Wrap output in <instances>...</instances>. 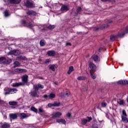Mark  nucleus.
<instances>
[{"label": "nucleus", "mask_w": 128, "mask_h": 128, "mask_svg": "<svg viewBox=\"0 0 128 128\" xmlns=\"http://www.w3.org/2000/svg\"><path fill=\"white\" fill-rule=\"evenodd\" d=\"M67 118H70V113H68L66 114Z\"/></svg>", "instance_id": "obj_46"}, {"label": "nucleus", "mask_w": 128, "mask_h": 128, "mask_svg": "<svg viewBox=\"0 0 128 128\" xmlns=\"http://www.w3.org/2000/svg\"><path fill=\"white\" fill-rule=\"evenodd\" d=\"M18 116L21 120H24V118H28V115L24 113H20Z\"/></svg>", "instance_id": "obj_19"}, {"label": "nucleus", "mask_w": 128, "mask_h": 128, "mask_svg": "<svg viewBox=\"0 0 128 128\" xmlns=\"http://www.w3.org/2000/svg\"><path fill=\"white\" fill-rule=\"evenodd\" d=\"M2 128H10V124H7V123H4L2 126Z\"/></svg>", "instance_id": "obj_30"}, {"label": "nucleus", "mask_w": 128, "mask_h": 128, "mask_svg": "<svg viewBox=\"0 0 128 128\" xmlns=\"http://www.w3.org/2000/svg\"><path fill=\"white\" fill-rule=\"evenodd\" d=\"M124 84H128V80H124Z\"/></svg>", "instance_id": "obj_47"}, {"label": "nucleus", "mask_w": 128, "mask_h": 128, "mask_svg": "<svg viewBox=\"0 0 128 128\" xmlns=\"http://www.w3.org/2000/svg\"><path fill=\"white\" fill-rule=\"evenodd\" d=\"M25 5L27 8H34V4H33L32 2H30L28 0H27L26 2L25 3Z\"/></svg>", "instance_id": "obj_8"}, {"label": "nucleus", "mask_w": 128, "mask_h": 128, "mask_svg": "<svg viewBox=\"0 0 128 128\" xmlns=\"http://www.w3.org/2000/svg\"><path fill=\"white\" fill-rule=\"evenodd\" d=\"M92 58L94 60V62H95L96 63L100 62V58L96 55L92 56Z\"/></svg>", "instance_id": "obj_10"}, {"label": "nucleus", "mask_w": 128, "mask_h": 128, "mask_svg": "<svg viewBox=\"0 0 128 128\" xmlns=\"http://www.w3.org/2000/svg\"><path fill=\"white\" fill-rule=\"evenodd\" d=\"M50 59H46V60L44 61V64H50Z\"/></svg>", "instance_id": "obj_38"}, {"label": "nucleus", "mask_w": 128, "mask_h": 128, "mask_svg": "<svg viewBox=\"0 0 128 128\" xmlns=\"http://www.w3.org/2000/svg\"><path fill=\"white\" fill-rule=\"evenodd\" d=\"M122 120L124 124H126L128 122V115L126 114V110H122V115H121Z\"/></svg>", "instance_id": "obj_4"}, {"label": "nucleus", "mask_w": 128, "mask_h": 128, "mask_svg": "<svg viewBox=\"0 0 128 128\" xmlns=\"http://www.w3.org/2000/svg\"><path fill=\"white\" fill-rule=\"evenodd\" d=\"M18 92V90L16 88H4V94L8 96V94H16Z\"/></svg>", "instance_id": "obj_3"}, {"label": "nucleus", "mask_w": 128, "mask_h": 128, "mask_svg": "<svg viewBox=\"0 0 128 128\" xmlns=\"http://www.w3.org/2000/svg\"><path fill=\"white\" fill-rule=\"evenodd\" d=\"M94 30H100V28H94Z\"/></svg>", "instance_id": "obj_53"}, {"label": "nucleus", "mask_w": 128, "mask_h": 128, "mask_svg": "<svg viewBox=\"0 0 128 128\" xmlns=\"http://www.w3.org/2000/svg\"><path fill=\"white\" fill-rule=\"evenodd\" d=\"M56 122H58L59 124L62 122V124H66V120H64L62 119H57L56 120Z\"/></svg>", "instance_id": "obj_24"}, {"label": "nucleus", "mask_w": 128, "mask_h": 128, "mask_svg": "<svg viewBox=\"0 0 128 128\" xmlns=\"http://www.w3.org/2000/svg\"><path fill=\"white\" fill-rule=\"evenodd\" d=\"M12 60L6 59L4 57L0 58V64H10Z\"/></svg>", "instance_id": "obj_5"}, {"label": "nucleus", "mask_w": 128, "mask_h": 128, "mask_svg": "<svg viewBox=\"0 0 128 128\" xmlns=\"http://www.w3.org/2000/svg\"><path fill=\"white\" fill-rule=\"evenodd\" d=\"M92 128H98V124H94L92 126Z\"/></svg>", "instance_id": "obj_40"}, {"label": "nucleus", "mask_w": 128, "mask_h": 128, "mask_svg": "<svg viewBox=\"0 0 128 128\" xmlns=\"http://www.w3.org/2000/svg\"><path fill=\"white\" fill-rule=\"evenodd\" d=\"M118 84H124V80H120L117 82Z\"/></svg>", "instance_id": "obj_34"}, {"label": "nucleus", "mask_w": 128, "mask_h": 128, "mask_svg": "<svg viewBox=\"0 0 128 128\" xmlns=\"http://www.w3.org/2000/svg\"><path fill=\"white\" fill-rule=\"evenodd\" d=\"M18 60H24V57L22 56H19L18 57Z\"/></svg>", "instance_id": "obj_44"}, {"label": "nucleus", "mask_w": 128, "mask_h": 128, "mask_svg": "<svg viewBox=\"0 0 128 128\" xmlns=\"http://www.w3.org/2000/svg\"><path fill=\"white\" fill-rule=\"evenodd\" d=\"M128 33V26L126 27L124 30H123V32H119L117 36H112L110 37V40L114 42L116 40V38H124V36L126 34Z\"/></svg>", "instance_id": "obj_2"}, {"label": "nucleus", "mask_w": 128, "mask_h": 128, "mask_svg": "<svg viewBox=\"0 0 128 128\" xmlns=\"http://www.w3.org/2000/svg\"><path fill=\"white\" fill-rule=\"evenodd\" d=\"M34 86L36 90H38V88H44V86L40 84L34 85Z\"/></svg>", "instance_id": "obj_16"}, {"label": "nucleus", "mask_w": 128, "mask_h": 128, "mask_svg": "<svg viewBox=\"0 0 128 128\" xmlns=\"http://www.w3.org/2000/svg\"><path fill=\"white\" fill-rule=\"evenodd\" d=\"M30 110H32V112H38V109L34 106L31 107Z\"/></svg>", "instance_id": "obj_33"}, {"label": "nucleus", "mask_w": 128, "mask_h": 128, "mask_svg": "<svg viewBox=\"0 0 128 128\" xmlns=\"http://www.w3.org/2000/svg\"><path fill=\"white\" fill-rule=\"evenodd\" d=\"M66 96H70V93L68 92H66Z\"/></svg>", "instance_id": "obj_48"}, {"label": "nucleus", "mask_w": 128, "mask_h": 128, "mask_svg": "<svg viewBox=\"0 0 128 128\" xmlns=\"http://www.w3.org/2000/svg\"><path fill=\"white\" fill-rule=\"evenodd\" d=\"M72 72H74V66H70V67H69V70L68 71V74H70Z\"/></svg>", "instance_id": "obj_26"}, {"label": "nucleus", "mask_w": 128, "mask_h": 128, "mask_svg": "<svg viewBox=\"0 0 128 128\" xmlns=\"http://www.w3.org/2000/svg\"><path fill=\"white\" fill-rule=\"evenodd\" d=\"M48 56H56V52L54 50H49L46 52Z\"/></svg>", "instance_id": "obj_15"}, {"label": "nucleus", "mask_w": 128, "mask_h": 128, "mask_svg": "<svg viewBox=\"0 0 128 128\" xmlns=\"http://www.w3.org/2000/svg\"><path fill=\"white\" fill-rule=\"evenodd\" d=\"M38 90H36L34 91L31 92L32 96H34V98H39L40 96L38 95Z\"/></svg>", "instance_id": "obj_17"}, {"label": "nucleus", "mask_w": 128, "mask_h": 128, "mask_svg": "<svg viewBox=\"0 0 128 128\" xmlns=\"http://www.w3.org/2000/svg\"><path fill=\"white\" fill-rule=\"evenodd\" d=\"M48 108H52V106H60V102H54V104L49 103L48 104Z\"/></svg>", "instance_id": "obj_14"}, {"label": "nucleus", "mask_w": 128, "mask_h": 128, "mask_svg": "<svg viewBox=\"0 0 128 128\" xmlns=\"http://www.w3.org/2000/svg\"><path fill=\"white\" fill-rule=\"evenodd\" d=\"M60 10H62V12H68V6L66 5H63L61 8Z\"/></svg>", "instance_id": "obj_20"}, {"label": "nucleus", "mask_w": 128, "mask_h": 128, "mask_svg": "<svg viewBox=\"0 0 128 128\" xmlns=\"http://www.w3.org/2000/svg\"><path fill=\"white\" fill-rule=\"evenodd\" d=\"M102 106L103 108H106V103L103 102L102 103Z\"/></svg>", "instance_id": "obj_42"}, {"label": "nucleus", "mask_w": 128, "mask_h": 128, "mask_svg": "<svg viewBox=\"0 0 128 128\" xmlns=\"http://www.w3.org/2000/svg\"><path fill=\"white\" fill-rule=\"evenodd\" d=\"M66 46H72V44L70 42H66Z\"/></svg>", "instance_id": "obj_49"}, {"label": "nucleus", "mask_w": 128, "mask_h": 128, "mask_svg": "<svg viewBox=\"0 0 128 128\" xmlns=\"http://www.w3.org/2000/svg\"><path fill=\"white\" fill-rule=\"evenodd\" d=\"M43 98H48V96L46 95V94H44L43 96Z\"/></svg>", "instance_id": "obj_45"}, {"label": "nucleus", "mask_w": 128, "mask_h": 128, "mask_svg": "<svg viewBox=\"0 0 128 128\" xmlns=\"http://www.w3.org/2000/svg\"><path fill=\"white\" fill-rule=\"evenodd\" d=\"M22 24H24L25 26H28V28H32V26H34V25L32 24L30 22H26L24 20L22 21Z\"/></svg>", "instance_id": "obj_7"}, {"label": "nucleus", "mask_w": 128, "mask_h": 128, "mask_svg": "<svg viewBox=\"0 0 128 128\" xmlns=\"http://www.w3.org/2000/svg\"><path fill=\"white\" fill-rule=\"evenodd\" d=\"M48 68L50 70H51L52 72H54L56 70V68H58V65L56 64H50L48 66Z\"/></svg>", "instance_id": "obj_13"}, {"label": "nucleus", "mask_w": 128, "mask_h": 128, "mask_svg": "<svg viewBox=\"0 0 128 128\" xmlns=\"http://www.w3.org/2000/svg\"><path fill=\"white\" fill-rule=\"evenodd\" d=\"M101 50H102V48H100V49L98 50V52H100V51H101Z\"/></svg>", "instance_id": "obj_52"}, {"label": "nucleus", "mask_w": 128, "mask_h": 128, "mask_svg": "<svg viewBox=\"0 0 128 128\" xmlns=\"http://www.w3.org/2000/svg\"><path fill=\"white\" fill-rule=\"evenodd\" d=\"M4 16H10V14L8 13V10L4 11Z\"/></svg>", "instance_id": "obj_37"}, {"label": "nucleus", "mask_w": 128, "mask_h": 128, "mask_svg": "<svg viewBox=\"0 0 128 128\" xmlns=\"http://www.w3.org/2000/svg\"><path fill=\"white\" fill-rule=\"evenodd\" d=\"M118 103L120 105V106H124V100H120L119 101H118Z\"/></svg>", "instance_id": "obj_32"}, {"label": "nucleus", "mask_w": 128, "mask_h": 128, "mask_svg": "<svg viewBox=\"0 0 128 128\" xmlns=\"http://www.w3.org/2000/svg\"><path fill=\"white\" fill-rule=\"evenodd\" d=\"M8 54H14V56H18L20 54V52L18 50H15L8 52Z\"/></svg>", "instance_id": "obj_12"}, {"label": "nucleus", "mask_w": 128, "mask_h": 128, "mask_svg": "<svg viewBox=\"0 0 128 128\" xmlns=\"http://www.w3.org/2000/svg\"><path fill=\"white\" fill-rule=\"evenodd\" d=\"M15 72H16L22 73V72H26V70L24 69L16 68L15 70Z\"/></svg>", "instance_id": "obj_22"}, {"label": "nucleus", "mask_w": 128, "mask_h": 128, "mask_svg": "<svg viewBox=\"0 0 128 128\" xmlns=\"http://www.w3.org/2000/svg\"><path fill=\"white\" fill-rule=\"evenodd\" d=\"M27 14H29V16H30V14H34V12L33 10H29L28 11L26 12Z\"/></svg>", "instance_id": "obj_36"}, {"label": "nucleus", "mask_w": 128, "mask_h": 128, "mask_svg": "<svg viewBox=\"0 0 128 128\" xmlns=\"http://www.w3.org/2000/svg\"><path fill=\"white\" fill-rule=\"evenodd\" d=\"M18 114H9V116L11 120H16L18 118Z\"/></svg>", "instance_id": "obj_11"}, {"label": "nucleus", "mask_w": 128, "mask_h": 128, "mask_svg": "<svg viewBox=\"0 0 128 128\" xmlns=\"http://www.w3.org/2000/svg\"><path fill=\"white\" fill-rule=\"evenodd\" d=\"M38 114H42L44 112V110L42 108H38Z\"/></svg>", "instance_id": "obj_35"}, {"label": "nucleus", "mask_w": 128, "mask_h": 128, "mask_svg": "<svg viewBox=\"0 0 128 128\" xmlns=\"http://www.w3.org/2000/svg\"><path fill=\"white\" fill-rule=\"evenodd\" d=\"M8 104L10 106H17L18 105V102H9Z\"/></svg>", "instance_id": "obj_29"}, {"label": "nucleus", "mask_w": 128, "mask_h": 128, "mask_svg": "<svg viewBox=\"0 0 128 128\" xmlns=\"http://www.w3.org/2000/svg\"><path fill=\"white\" fill-rule=\"evenodd\" d=\"M14 68H18V66H20V63L18 61H16L14 62Z\"/></svg>", "instance_id": "obj_28"}, {"label": "nucleus", "mask_w": 128, "mask_h": 128, "mask_svg": "<svg viewBox=\"0 0 128 128\" xmlns=\"http://www.w3.org/2000/svg\"><path fill=\"white\" fill-rule=\"evenodd\" d=\"M40 46H46V41L44 40H42L40 42Z\"/></svg>", "instance_id": "obj_27"}, {"label": "nucleus", "mask_w": 128, "mask_h": 128, "mask_svg": "<svg viewBox=\"0 0 128 128\" xmlns=\"http://www.w3.org/2000/svg\"><path fill=\"white\" fill-rule=\"evenodd\" d=\"M102 2H110V0H101Z\"/></svg>", "instance_id": "obj_51"}, {"label": "nucleus", "mask_w": 128, "mask_h": 128, "mask_svg": "<svg viewBox=\"0 0 128 128\" xmlns=\"http://www.w3.org/2000/svg\"><path fill=\"white\" fill-rule=\"evenodd\" d=\"M77 12H82V8L80 7H78L76 10Z\"/></svg>", "instance_id": "obj_41"}, {"label": "nucleus", "mask_w": 128, "mask_h": 128, "mask_svg": "<svg viewBox=\"0 0 128 128\" xmlns=\"http://www.w3.org/2000/svg\"><path fill=\"white\" fill-rule=\"evenodd\" d=\"M2 102H3L2 100L0 99V104H2Z\"/></svg>", "instance_id": "obj_55"}, {"label": "nucleus", "mask_w": 128, "mask_h": 128, "mask_svg": "<svg viewBox=\"0 0 128 128\" xmlns=\"http://www.w3.org/2000/svg\"><path fill=\"white\" fill-rule=\"evenodd\" d=\"M90 76L91 78H92L93 80L96 79V74H94V72H92V70H90Z\"/></svg>", "instance_id": "obj_25"}, {"label": "nucleus", "mask_w": 128, "mask_h": 128, "mask_svg": "<svg viewBox=\"0 0 128 128\" xmlns=\"http://www.w3.org/2000/svg\"><path fill=\"white\" fill-rule=\"evenodd\" d=\"M108 25L104 26V25L102 27L100 28L102 30V28H108Z\"/></svg>", "instance_id": "obj_43"}, {"label": "nucleus", "mask_w": 128, "mask_h": 128, "mask_svg": "<svg viewBox=\"0 0 128 128\" xmlns=\"http://www.w3.org/2000/svg\"><path fill=\"white\" fill-rule=\"evenodd\" d=\"M22 82H16V83H14L12 84V86L14 88L18 87V86H24L25 84L27 86H28V75H24L22 77Z\"/></svg>", "instance_id": "obj_1"}, {"label": "nucleus", "mask_w": 128, "mask_h": 128, "mask_svg": "<svg viewBox=\"0 0 128 128\" xmlns=\"http://www.w3.org/2000/svg\"><path fill=\"white\" fill-rule=\"evenodd\" d=\"M22 0H9V2L10 4H18Z\"/></svg>", "instance_id": "obj_21"}, {"label": "nucleus", "mask_w": 128, "mask_h": 128, "mask_svg": "<svg viewBox=\"0 0 128 128\" xmlns=\"http://www.w3.org/2000/svg\"><path fill=\"white\" fill-rule=\"evenodd\" d=\"M48 98L49 100H52V98H56V94L50 93L49 95H48Z\"/></svg>", "instance_id": "obj_23"}, {"label": "nucleus", "mask_w": 128, "mask_h": 128, "mask_svg": "<svg viewBox=\"0 0 128 128\" xmlns=\"http://www.w3.org/2000/svg\"><path fill=\"white\" fill-rule=\"evenodd\" d=\"M52 116L54 118H60L62 116V112H54L52 114Z\"/></svg>", "instance_id": "obj_18"}, {"label": "nucleus", "mask_w": 128, "mask_h": 128, "mask_svg": "<svg viewBox=\"0 0 128 128\" xmlns=\"http://www.w3.org/2000/svg\"><path fill=\"white\" fill-rule=\"evenodd\" d=\"M89 68H90L91 72H94L96 70V66L92 62L89 64Z\"/></svg>", "instance_id": "obj_9"}, {"label": "nucleus", "mask_w": 128, "mask_h": 128, "mask_svg": "<svg viewBox=\"0 0 128 128\" xmlns=\"http://www.w3.org/2000/svg\"><path fill=\"white\" fill-rule=\"evenodd\" d=\"M83 90H84V92H86V90H88V88H83Z\"/></svg>", "instance_id": "obj_50"}, {"label": "nucleus", "mask_w": 128, "mask_h": 128, "mask_svg": "<svg viewBox=\"0 0 128 128\" xmlns=\"http://www.w3.org/2000/svg\"><path fill=\"white\" fill-rule=\"evenodd\" d=\"M77 79L78 80H86V77L84 76H78Z\"/></svg>", "instance_id": "obj_31"}, {"label": "nucleus", "mask_w": 128, "mask_h": 128, "mask_svg": "<svg viewBox=\"0 0 128 128\" xmlns=\"http://www.w3.org/2000/svg\"><path fill=\"white\" fill-rule=\"evenodd\" d=\"M98 122H104V120H98Z\"/></svg>", "instance_id": "obj_54"}, {"label": "nucleus", "mask_w": 128, "mask_h": 128, "mask_svg": "<svg viewBox=\"0 0 128 128\" xmlns=\"http://www.w3.org/2000/svg\"><path fill=\"white\" fill-rule=\"evenodd\" d=\"M92 120V118L90 117H87L86 118L83 119L82 120L81 124L83 126H86L88 122H90Z\"/></svg>", "instance_id": "obj_6"}, {"label": "nucleus", "mask_w": 128, "mask_h": 128, "mask_svg": "<svg viewBox=\"0 0 128 128\" xmlns=\"http://www.w3.org/2000/svg\"><path fill=\"white\" fill-rule=\"evenodd\" d=\"M48 28L49 30H52V28H54V25H50L48 26Z\"/></svg>", "instance_id": "obj_39"}, {"label": "nucleus", "mask_w": 128, "mask_h": 128, "mask_svg": "<svg viewBox=\"0 0 128 128\" xmlns=\"http://www.w3.org/2000/svg\"><path fill=\"white\" fill-rule=\"evenodd\" d=\"M4 118H6V116H4Z\"/></svg>", "instance_id": "obj_56"}]
</instances>
